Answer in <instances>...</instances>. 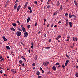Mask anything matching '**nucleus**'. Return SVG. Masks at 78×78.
I'll return each instance as SVG.
<instances>
[{
	"mask_svg": "<svg viewBox=\"0 0 78 78\" xmlns=\"http://www.w3.org/2000/svg\"><path fill=\"white\" fill-rule=\"evenodd\" d=\"M43 64L44 66H48V64H49V62H45L43 63Z\"/></svg>",
	"mask_w": 78,
	"mask_h": 78,
	"instance_id": "f257e3e1",
	"label": "nucleus"
},
{
	"mask_svg": "<svg viewBox=\"0 0 78 78\" xmlns=\"http://www.w3.org/2000/svg\"><path fill=\"white\" fill-rule=\"evenodd\" d=\"M22 33L21 32L18 31L16 33V34L18 36H20V35H21Z\"/></svg>",
	"mask_w": 78,
	"mask_h": 78,
	"instance_id": "f03ea898",
	"label": "nucleus"
},
{
	"mask_svg": "<svg viewBox=\"0 0 78 78\" xmlns=\"http://www.w3.org/2000/svg\"><path fill=\"white\" fill-rule=\"evenodd\" d=\"M11 72L12 73H13L14 74L16 73V70L14 69H13L11 70Z\"/></svg>",
	"mask_w": 78,
	"mask_h": 78,
	"instance_id": "7ed1b4c3",
	"label": "nucleus"
},
{
	"mask_svg": "<svg viewBox=\"0 0 78 78\" xmlns=\"http://www.w3.org/2000/svg\"><path fill=\"white\" fill-rule=\"evenodd\" d=\"M17 4L16 3L15 4V5H14V10H16V8H17Z\"/></svg>",
	"mask_w": 78,
	"mask_h": 78,
	"instance_id": "20e7f679",
	"label": "nucleus"
},
{
	"mask_svg": "<svg viewBox=\"0 0 78 78\" xmlns=\"http://www.w3.org/2000/svg\"><path fill=\"white\" fill-rule=\"evenodd\" d=\"M28 32H25L24 35V37H27V36H28Z\"/></svg>",
	"mask_w": 78,
	"mask_h": 78,
	"instance_id": "39448f33",
	"label": "nucleus"
},
{
	"mask_svg": "<svg viewBox=\"0 0 78 78\" xmlns=\"http://www.w3.org/2000/svg\"><path fill=\"white\" fill-rule=\"evenodd\" d=\"M74 3L75 4V5L76 6H77V5H78V3H77L76 1L74 0Z\"/></svg>",
	"mask_w": 78,
	"mask_h": 78,
	"instance_id": "423d86ee",
	"label": "nucleus"
},
{
	"mask_svg": "<svg viewBox=\"0 0 78 78\" xmlns=\"http://www.w3.org/2000/svg\"><path fill=\"white\" fill-rule=\"evenodd\" d=\"M27 5H28V2H27L24 5V7L23 8L24 9H25V8L27 7Z\"/></svg>",
	"mask_w": 78,
	"mask_h": 78,
	"instance_id": "0eeeda50",
	"label": "nucleus"
},
{
	"mask_svg": "<svg viewBox=\"0 0 78 78\" xmlns=\"http://www.w3.org/2000/svg\"><path fill=\"white\" fill-rule=\"evenodd\" d=\"M21 7V6L20 5H19L18 7H17V12H18L19 11V10L20 9V7Z\"/></svg>",
	"mask_w": 78,
	"mask_h": 78,
	"instance_id": "6e6552de",
	"label": "nucleus"
},
{
	"mask_svg": "<svg viewBox=\"0 0 78 78\" xmlns=\"http://www.w3.org/2000/svg\"><path fill=\"white\" fill-rule=\"evenodd\" d=\"M22 30L23 32H26V30L25 29V28L23 27H22Z\"/></svg>",
	"mask_w": 78,
	"mask_h": 78,
	"instance_id": "1a4fd4ad",
	"label": "nucleus"
},
{
	"mask_svg": "<svg viewBox=\"0 0 78 78\" xmlns=\"http://www.w3.org/2000/svg\"><path fill=\"white\" fill-rule=\"evenodd\" d=\"M52 70H56V67L55 66H53L52 67Z\"/></svg>",
	"mask_w": 78,
	"mask_h": 78,
	"instance_id": "9d476101",
	"label": "nucleus"
},
{
	"mask_svg": "<svg viewBox=\"0 0 78 78\" xmlns=\"http://www.w3.org/2000/svg\"><path fill=\"white\" fill-rule=\"evenodd\" d=\"M73 16H74V15H71L70 14H69V18H71V17H73Z\"/></svg>",
	"mask_w": 78,
	"mask_h": 78,
	"instance_id": "9b49d317",
	"label": "nucleus"
},
{
	"mask_svg": "<svg viewBox=\"0 0 78 78\" xmlns=\"http://www.w3.org/2000/svg\"><path fill=\"white\" fill-rule=\"evenodd\" d=\"M36 74L37 75H38V76H39L40 74V73L39 71H37L36 73Z\"/></svg>",
	"mask_w": 78,
	"mask_h": 78,
	"instance_id": "f8f14e48",
	"label": "nucleus"
},
{
	"mask_svg": "<svg viewBox=\"0 0 78 78\" xmlns=\"http://www.w3.org/2000/svg\"><path fill=\"white\" fill-rule=\"evenodd\" d=\"M30 20V18L28 17L27 19V22L28 23V22H29Z\"/></svg>",
	"mask_w": 78,
	"mask_h": 78,
	"instance_id": "ddd939ff",
	"label": "nucleus"
},
{
	"mask_svg": "<svg viewBox=\"0 0 78 78\" xmlns=\"http://www.w3.org/2000/svg\"><path fill=\"white\" fill-rule=\"evenodd\" d=\"M6 48H7V49H8V50H10V48L9 47V46H6Z\"/></svg>",
	"mask_w": 78,
	"mask_h": 78,
	"instance_id": "4468645a",
	"label": "nucleus"
},
{
	"mask_svg": "<svg viewBox=\"0 0 78 78\" xmlns=\"http://www.w3.org/2000/svg\"><path fill=\"white\" fill-rule=\"evenodd\" d=\"M21 58H22V59H23L24 61H26V59H25V57L23 56H22Z\"/></svg>",
	"mask_w": 78,
	"mask_h": 78,
	"instance_id": "2eb2a0df",
	"label": "nucleus"
},
{
	"mask_svg": "<svg viewBox=\"0 0 78 78\" xmlns=\"http://www.w3.org/2000/svg\"><path fill=\"white\" fill-rule=\"evenodd\" d=\"M10 30H12V31H15V29L14 28H11Z\"/></svg>",
	"mask_w": 78,
	"mask_h": 78,
	"instance_id": "dca6fc26",
	"label": "nucleus"
},
{
	"mask_svg": "<svg viewBox=\"0 0 78 78\" xmlns=\"http://www.w3.org/2000/svg\"><path fill=\"white\" fill-rule=\"evenodd\" d=\"M60 64L59 63L57 62L56 63L55 65H56V66H59V65Z\"/></svg>",
	"mask_w": 78,
	"mask_h": 78,
	"instance_id": "f3484780",
	"label": "nucleus"
},
{
	"mask_svg": "<svg viewBox=\"0 0 78 78\" xmlns=\"http://www.w3.org/2000/svg\"><path fill=\"white\" fill-rule=\"evenodd\" d=\"M45 48L46 49H50V48L49 47H46Z\"/></svg>",
	"mask_w": 78,
	"mask_h": 78,
	"instance_id": "a211bd4d",
	"label": "nucleus"
},
{
	"mask_svg": "<svg viewBox=\"0 0 78 78\" xmlns=\"http://www.w3.org/2000/svg\"><path fill=\"white\" fill-rule=\"evenodd\" d=\"M4 60H5V59H4V58H2V59H1L0 60V61L2 62V61H4Z\"/></svg>",
	"mask_w": 78,
	"mask_h": 78,
	"instance_id": "6ab92c4d",
	"label": "nucleus"
},
{
	"mask_svg": "<svg viewBox=\"0 0 78 78\" xmlns=\"http://www.w3.org/2000/svg\"><path fill=\"white\" fill-rule=\"evenodd\" d=\"M12 25L14 27H16V24L15 23H13L12 24Z\"/></svg>",
	"mask_w": 78,
	"mask_h": 78,
	"instance_id": "aec40b11",
	"label": "nucleus"
},
{
	"mask_svg": "<svg viewBox=\"0 0 78 78\" xmlns=\"http://www.w3.org/2000/svg\"><path fill=\"white\" fill-rule=\"evenodd\" d=\"M76 77H78V73H76Z\"/></svg>",
	"mask_w": 78,
	"mask_h": 78,
	"instance_id": "412c9836",
	"label": "nucleus"
},
{
	"mask_svg": "<svg viewBox=\"0 0 78 78\" xmlns=\"http://www.w3.org/2000/svg\"><path fill=\"white\" fill-rule=\"evenodd\" d=\"M61 35L58 36L57 37V38H58V39H59V38H61Z\"/></svg>",
	"mask_w": 78,
	"mask_h": 78,
	"instance_id": "4be33fe9",
	"label": "nucleus"
},
{
	"mask_svg": "<svg viewBox=\"0 0 78 78\" xmlns=\"http://www.w3.org/2000/svg\"><path fill=\"white\" fill-rule=\"evenodd\" d=\"M60 9L61 11L62 10V5H61V6L60 8Z\"/></svg>",
	"mask_w": 78,
	"mask_h": 78,
	"instance_id": "5701e85b",
	"label": "nucleus"
},
{
	"mask_svg": "<svg viewBox=\"0 0 78 78\" xmlns=\"http://www.w3.org/2000/svg\"><path fill=\"white\" fill-rule=\"evenodd\" d=\"M27 28H28V29H29L30 27V25H27Z\"/></svg>",
	"mask_w": 78,
	"mask_h": 78,
	"instance_id": "b1692460",
	"label": "nucleus"
},
{
	"mask_svg": "<svg viewBox=\"0 0 78 78\" xmlns=\"http://www.w3.org/2000/svg\"><path fill=\"white\" fill-rule=\"evenodd\" d=\"M72 22H69V25H72Z\"/></svg>",
	"mask_w": 78,
	"mask_h": 78,
	"instance_id": "393cba45",
	"label": "nucleus"
},
{
	"mask_svg": "<svg viewBox=\"0 0 78 78\" xmlns=\"http://www.w3.org/2000/svg\"><path fill=\"white\" fill-rule=\"evenodd\" d=\"M28 9H29V10H31V8L30 7H28Z\"/></svg>",
	"mask_w": 78,
	"mask_h": 78,
	"instance_id": "a878e982",
	"label": "nucleus"
},
{
	"mask_svg": "<svg viewBox=\"0 0 78 78\" xmlns=\"http://www.w3.org/2000/svg\"><path fill=\"white\" fill-rule=\"evenodd\" d=\"M69 60H67L66 62V63H66V64H68V63H69Z\"/></svg>",
	"mask_w": 78,
	"mask_h": 78,
	"instance_id": "bb28decb",
	"label": "nucleus"
},
{
	"mask_svg": "<svg viewBox=\"0 0 78 78\" xmlns=\"http://www.w3.org/2000/svg\"><path fill=\"white\" fill-rule=\"evenodd\" d=\"M59 4H60V3H59V2H58L57 3V6H59Z\"/></svg>",
	"mask_w": 78,
	"mask_h": 78,
	"instance_id": "cd10ccee",
	"label": "nucleus"
},
{
	"mask_svg": "<svg viewBox=\"0 0 78 78\" xmlns=\"http://www.w3.org/2000/svg\"><path fill=\"white\" fill-rule=\"evenodd\" d=\"M11 53L12 55V56H14V54H13V53H14V52H13L12 51L11 52Z\"/></svg>",
	"mask_w": 78,
	"mask_h": 78,
	"instance_id": "c85d7f7f",
	"label": "nucleus"
},
{
	"mask_svg": "<svg viewBox=\"0 0 78 78\" xmlns=\"http://www.w3.org/2000/svg\"><path fill=\"white\" fill-rule=\"evenodd\" d=\"M57 12H55L53 14V16H55V15H56V13Z\"/></svg>",
	"mask_w": 78,
	"mask_h": 78,
	"instance_id": "c756f323",
	"label": "nucleus"
},
{
	"mask_svg": "<svg viewBox=\"0 0 78 78\" xmlns=\"http://www.w3.org/2000/svg\"><path fill=\"white\" fill-rule=\"evenodd\" d=\"M35 60H37V56H35Z\"/></svg>",
	"mask_w": 78,
	"mask_h": 78,
	"instance_id": "7c9ffc66",
	"label": "nucleus"
},
{
	"mask_svg": "<svg viewBox=\"0 0 78 78\" xmlns=\"http://www.w3.org/2000/svg\"><path fill=\"white\" fill-rule=\"evenodd\" d=\"M18 30L19 31H22V30L20 29V28H18Z\"/></svg>",
	"mask_w": 78,
	"mask_h": 78,
	"instance_id": "2f4dec72",
	"label": "nucleus"
},
{
	"mask_svg": "<svg viewBox=\"0 0 78 78\" xmlns=\"http://www.w3.org/2000/svg\"><path fill=\"white\" fill-rule=\"evenodd\" d=\"M62 67H63V68H64L65 67V66H64V64H63L62 65Z\"/></svg>",
	"mask_w": 78,
	"mask_h": 78,
	"instance_id": "473e14b6",
	"label": "nucleus"
},
{
	"mask_svg": "<svg viewBox=\"0 0 78 78\" xmlns=\"http://www.w3.org/2000/svg\"><path fill=\"white\" fill-rule=\"evenodd\" d=\"M32 66H34H34H35V63H33L32 64Z\"/></svg>",
	"mask_w": 78,
	"mask_h": 78,
	"instance_id": "72a5a7b5",
	"label": "nucleus"
},
{
	"mask_svg": "<svg viewBox=\"0 0 78 78\" xmlns=\"http://www.w3.org/2000/svg\"><path fill=\"white\" fill-rule=\"evenodd\" d=\"M50 8V5H48L47 6V8Z\"/></svg>",
	"mask_w": 78,
	"mask_h": 78,
	"instance_id": "f704fd0d",
	"label": "nucleus"
},
{
	"mask_svg": "<svg viewBox=\"0 0 78 78\" xmlns=\"http://www.w3.org/2000/svg\"><path fill=\"white\" fill-rule=\"evenodd\" d=\"M68 24H69V23H68V22L67 21L66 23V26H67Z\"/></svg>",
	"mask_w": 78,
	"mask_h": 78,
	"instance_id": "c9c22d12",
	"label": "nucleus"
},
{
	"mask_svg": "<svg viewBox=\"0 0 78 78\" xmlns=\"http://www.w3.org/2000/svg\"><path fill=\"white\" fill-rule=\"evenodd\" d=\"M4 41H7V39H6V38H5L4 39Z\"/></svg>",
	"mask_w": 78,
	"mask_h": 78,
	"instance_id": "e433bc0d",
	"label": "nucleus"
},
{
	"mask_svg": "<svg viewBox=\"0 0 78 78\" xmlns=\"http://www.w3.org/2000/svg\"><path fill=\"white\" fill-rule=\"evenodd\" d=\"M19 0H16L15 1V3H17V2H19Z\"/></svg>",
	"mask_w": 78,
	"mask_h": 78,
	"instance_id": "4c0bfd02",
	"label": "nucleus"
},
{
	"mask_svg": "<svg viewBox=\"0 0 78 78\" xmlns=\"http://www.w3.org/2000/svg\"><path fill=\"white\" fill-rule=\"evenodd\" d=\"M34 3H35V4H37V1H35V2H34Z\"/></svg>",
	"mask_w": 78,
	"mask_h": 78,
	"instance_id": "58836bf2",
	"label": "nucleus"
},
{
	"mask_svg": "<svg viewBox=\"0 0 78 78\" xmlns=\"http://www.w3.org/2000/svg\"><path fill=\"white\" fill-rule=\"evenodd\" d=\"M49 42H51V39H50L49 40Z\"/></svg>",
	"mask_w": 78,
	"mask_h": 78,
	"instance_id": "ea45409f",
	"label": "nucleus"
},
{
	"mask_svg": "<svg viewBox=\"0 0 78 78\" xmlns=\"http://www.w3.org/2000/svg\"><path fill=\"white\" fill-rule=\"evenodd\" d=\"M31 44L32 45V46H33V45H34V44L33 43V42H32L31 43Z\"/></svg>",
	"mask_w": 78,
	"mask_h": 78,
	"instance_id": "a19ab883",
	"label": "nucleus"
},
{
	"mask_svg": "<svg viewBox=\"0 0 78 78\" xmlns=\"http://www.w3.org/2000/svg\"><path fill=\"white\" fill-rule=\"evenodd\" d=\"M21 44L23 45H24V44H23V43L22 42H21Z\"/></svg>",
	"mask_w": 78,
	"mask_h": 78,
	"instance_id": "79ce46f5",
	"label": "nucleus"
},
{
	"mask_svg": "<svg viewBox=\"0 0 78 78\" xmlns=\"http://www.w3.org/2000/svg\"><path fill=\"white\" fill-rule=\"evenodd\" d=\"M37 22H36L35 23V26H37Z\"/></svg>",
	"mask_w": 78,
	"mask_h": 78,
	"instance_id": "37998d69",
	"label": "nucleus"
},
{
	"mask_svg": "<svg viewBox=\"0 0 78 78\" xmlns=\"http://www.w3.org/2000/svg\"><path fill=\"white\" fill-rule=\"evenodd\" d=\"M28 51H29V53H31V51H30V49H29L28 50Z\"/></svg>",
	"mask_w": 78,
	"mask_h": 78,
	"instance_id": "c03bdc74",
	"label": "nucleus"
},
{
	"mask_svg": "<svg viewBox=\"0 0 78 78\" xmlns=\"http://www.w3.org/2000/svg\"><path fill=\"white\" fill-rule=\"evenodd\" d=\"M61 23V21H59V22H58V23H58V24H59V23Z\"/></svg>",
	"mask_w": 78,
	"mask_h": 78,
	"instance_id": "a18cd8bd",
	"label": "nucleus"
},
{
	"mask_svg": "<svg viewBox=\"0 0 78 78\" xmlns=\"http://www.w3.org/2000/svg\"><path fill=\"white\" fill-rule=\"evenodd\" d=\"M4 76H7V75L6 74H4Z\"/></svg>",
	"mask_w": 78,
	"mask_h": 78,
	"instance_id": "49530a36",
	"label": "nucleus"
},
{
	"mask_svg": "<svg viewBox=\"0 0 78 78\" xmlns=\"http://www.w3.org/2000/svg\"><path fill=\"white\" fill-rule=\"evenodd\" d=\"M75 41H78V38H75Z\"/></svg>",
	"mask_w": 78,
	"mask_h": 78,
	"instance_id": "de8ad7c7",
	"label": "nucleus"
},
{
	"mask_svg": "<svg viewBox=\"0 0 78 78\" xmlns=\"http://www.w3.org/2000/svg\"><path fill=\"white\" fill-rule=\"evenodd\" d=\"M17 23H20V22H19V21L18 20L17 21Z\"/></svg>",
	"mask_w": 78,
	"mask_h": 78,
	"instance_id": "09e8293b",
	"label": "nucleus"
},
{
	"mask_svg": "<svg viewBox=\"0 0 78 78\" xmlns=\"http://www.w3.org/2000/svg\"><path fill=\"white\" fill-rule=\"evenodd\" d=\"M32 12V10H30V13H31Z\"/></svg>",
	"mask_w": 78,
	"mask_h": 78,
	"instance_id": "8fccbe9b",
	"label": "nucleus"
},
{
	"mask_svg": "<svg viewBox=\"0 0 78 78\" xmlns=\"http://www.w3.org/2000/svg\"><path fill=\"white\" fill-rule=\"evenodd\" d=\"M67 63H65V66L66 67V66H67Z\"/></svg>",
	"mask_w": 78,
	"mask_h": 78,
	"instance_id": "3c124183",
	"label": "nucleus"
},
{
	"mask_svg": "<svg viewBox=\"0 0 78 78\" xmlns=\"http://www.w3.org/2000/svg\"><path fill=\"white\" fill-rule=\"evenodd\" d=\"M2 58V56H0V59H1Z\"/></svg>",
	"mask_w": 78,
	"mask_h": 78,
	"instance_id": "603ef678",
	"label": "nucleus"
},
{
	"mask_svg": "<svg viewBox=\"0 0 78 78\" xmlns=\"http://www.w3.org/2000/svg\"><path fill=\"white\" fill-rule=\"evenodd\" d=\"M45 22H46V20L44 19V23H45Z\"/></svg>",
	"mask_w": 78,
	"mask_h": 78,
	"instance_id": "864d4df0",
	"label": "nucleus"
},
{
	"mask_svg": "<svg viewBox=\"0 0 78 78\" xmlns=\"http://www.w3.org/2000/svg\"><path fill=\"white\" fill-rule=\"evenodd\" d=\"M22 62V60H20L19 62L20 63V62Z\"/></svg>",
	"mask_w": 78,
	"mask_h": 78,
	"instance_id": "5fc2aeb1",
	"label": "nucleus"
},
{
	"mask_svg": "<svg viewBox=\"0 0 78 78\" xmlns=\"http://www.w3.org/2000/svg\"><path fill=\"white\" fill-rule=\"evenodd\" d=\"M44 36L45 37H46V34H44Z\"/></svg>",
	"mask_w": 78,
	"mask_h": 78,
	"instance_id": "6e6d98bb",
	"label": "nucleus"
},
{
	"mask_svg": "<svg viewBox=\"0 0 78 78\" xmlns=\"http://www.w3.org/2000/svg\"><path fill=\"white\" fill-rule=\"evenodd\" d=\"M22 65L23 66V67H24V66H25V64H24V63H23Z\"/></svg>",
	"mask_w": 78,
	"mask_h": 78,
	"instance_id": "4d7b16f0",
	"label": "nucleus"
},
{
	"mask_svg": "<svg viewBox=\"0 0 78 78\" xmlns=\"http://www.w3.org/2000/svg\"><path fill=\"white\" fill-rule=\"evenodd\" d=\"M0 73H3V70H1L0 71Z\"/></svg>",
	"mask_w": 78,
	"mask_h": 78,
	"instance_id": "13d9d810",
	"label": "nucleus"
},
{
	"mask_svg": "<svg viewBox=\"0 0 78 78\" xmlns=\"http://www.w3.org/2000/svg\"><path fill=\"white\" fill-rule=\"evenodd\" d=\"M67 38H68L69 39H70V36L68 37Z\"/></svg>",
	"mask_w": 78,
	"mask_h": 78,
	"instance_id": "bf43d9fd",
	"label": "nucleus"
},
{
	"mask_svg": "<svg viewBox=\"0 0 78 78\" xmlns=\"http://www.w3.org/2000/svg\"><path fill=\"white\" fill-rule=\"evenodd\" d=\"M57 27V25H55L54 26V28H56V27Z\"/></svg>",
	"mask_w": 78,
	"mask_h": 78,
	"instance_id": "052dcab7",
	"label": "nucleus"
},
{
	"mask_svg": "<svg viewBox=\"0 0 78 78\" xmlns=\"http://www.w3.org/2000/svg\"><path fill=\"white\" fill-rule=\"evenodd\" d=\"M65 16H68V13H66Z\"/></svg>",
	"mask_w": 78,
	"mask_h": 78,
	"instance_id": "680f3d73",
	"label": "nucleus"
},
{
	"mask_svg": "<svg viewBox=\"0 0 78 78\" xmlns=\"http://www.w3.org/2000/svg\"><path fill=\"white\" fill-rule=\"evenodd\" d=\"M76 68L77 69H78V66L76 65Z\"/></svg>",
	"mask_w": 78,
	"mask_h": 78,
	"instance_id": "e2e57ef3",
	"label": "nucleus"
},
{
	"mask_svg": "<svg viewBox=\"0 0 78 78\" xmlns=\"http://www.w3.org/2000/svg\"><path fill=\"white\" fill-rule=\"evenodd\" d=\"M42 73H44V70H42Z\"/></svg>",
	"mask_w": 78,
	"mask_h": 78,
	"instance_id": "0e129e2a",
	"label": "nucleus"
},
{
	"mask_svg": "<svg viewBox=\"0 0 78 78\" xmlns=\"http://www.w3.org/2000/svg\"><path fill=\"white\" fill-rule=\"evenodd\" d=\"M40 70H42V68L40 67Z\"/></svg>",
	"mask_w": 78,
	"mask_h": 78,
	"instance_id": "69168bd1",
	"label": "nucleus"
},
{
	"mask_svg": "<svg viewBox=\"0 0 78 78\" xmlns=\"http://www.w3.org/2000/svg\"><path fill=\"white\" fill-rule=\"evenodd\" d=\"M31 48H33V46H31Z\"/></svg>",
	"mask_w": 78,
	"mask_h": 78,
	"instance_id": "338daca9",
	"label": "nucleus"
},
{
	"mask_svg": "<svg viewBox=\"0 0 78 78\" xmlns=\"http://www.w3.org/2000/svg\"><path fill=\"white\" fill-rule=\"evenodd\" d=\"M41 76H39L38 77V78H41Z\"/></svg>",
	"mask_w": 78,
	"mask_h": 78,
	"instance_id": "774afa93",
	"label": "nucleus"
}]
</instances>
